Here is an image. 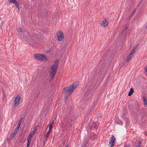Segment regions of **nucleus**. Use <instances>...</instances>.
<instances>
[{
    "label": "nucleus",
    "instance_id": "nucleus-10",
    "mask_svg": "<svg viewBox=\"0 0 147 147\" xmlns=\"http://www.w3.org/2000/svg\"><path fill=\"white\" fill-rule=\"evenodd\" d=\"M35 34L36 35V38L38 39H39L40 38H41L43 36V35L39 34V32H36L35 31Z\"/></svg>",
    "mask_w": 147,
    "mask_h": 147
},
{
    "label": "nucleus",
    "instance_id": "nucleus-8",
    "mask_svg": "<svg viewBox=\"0 0 147 147\" xmlns=\"http://www.w3.org/2000/svg\"><path fill=\"white\" fill-rule=\"evenodd\" d=\"M108 24V22L106 19H105L104 20H103L102 22H101V25L103 27H105L107 26Z\"/></svg>",
    "mask_w": 147,
    "mask_h": 147
},
{
    "label": "nucleus",
    "instance_id": "nucleus-36",
    "mask_svg": "<svg viewBox=\"0 0 147 147\" xmlns=\"http://www.w3.org/2000/svg\"><path fill=\"white\" fill-rule=\"evenodd\" d=\"M142 0H141V1H140V3L139 4V5L142 3Z\"/></svg>",
    "mask_w": 147,
    "mask_h": 147
},
{
    "label": "nucleus",
    "instance_id": "nucleus-13",
    "mask_svg": "<svg viewBox=\"0 0 147 147\" xmlns=\"http://www.w3.org/2000/svg\"><path fill=\"white\" fill-rule=\"evenodd\" d=\"M143 99L144 100V104L145 107H147V100L146 98L144 96L143 97Z\"/></svg>",
    "mask_w": 147,
    "mask_h": 147
},
{
    "label": "nucleus",
    "instance_id": "nucleus-23",
    "mask_svg": "<svg viewBox=\"0 0 147 147\" xmlns=\"http://www.w3.org/2000/svg\"><path fill=\"white\" fill-rule=\"evenodd\" d=\"M141 142L139 141L138 142V145L136 147H141Z\"/></svg>",
    "mask_w": 147,
    "mask_h": 147
},
{
    "label": "nucleus",
    "instance_id": "nucleus-35",
    "mask_svg": "<svg viewBox=\"0 0 147 147\" xmlns=\"http://www.w3.org/2000/svg\"><path fill=\"white\" fill-rule=\"evenodd\" d=\"M51 129H52V128H49V130L48 131H49V132L50 133L51 131Z\"/></svg>",
    "mask_w": 147,
    "mask_h": 147
},
{
    "label": "nucleus",
    "instance_id": "nucleus-44",
    "mask_svg": "<svg viewBox=\"0 0 147 147\" xmlns=\"http://www.w3.org/2000/svg\"><path fill=\"white\" fill-rule=\"evenodd\" d=\"M63 144L64 145V143H63Z\"/></svg>",
    "mask_w": 147,
    "mask_h": 147
},
{
    "label": "nucleus",
    "instance_id": "nucleus-22",
    "mask_svg": "<svg viewBox=\"0 0 147 147\" xmlns=\"http://www.w3.org/2000/svg\"><path fill=\"white\" fill-rule=\"evenodd\" d=\"M23 119V117L21 118L20 119V120L19 121V122H18V124H19L20 125H21V124L22 122V121Z\"/></svg>",
    "mask_w": 147,
    "mask_h": 147
},
{
    "label": "nucleus",
    "instance_id": "nucleus-28",
    "mask_svg": "<svg viewBox=\"0 0 147 147\" xmlns=\"http://www.w3.org/2000/svg\"><path fill=\"white\" fill-rule=\"evenodd\" d=\"M16 1V0H9L10 3H13Z\"/></svg>",
    "mask_w": 147,
    "mask_h": 147
},
{
    "label": "nucleus",
    "instance_id": "nucleus-9",
    "mask_svg": "<svg viewBox=\"0 0 147 147\" xmlns=\"http://www.w3.org/2000/svg\"><path fill=\"white\" fill-rule=\"evenodd\" d=\"M21 34L22 35V36L24 37V38H28L29 35L28 32L26 31H24L23 32L22 34Z\"/></svg>",
    "mask_w": 147,
    "mask_h": 147
},
{
    "label": "nucleus",
    "instance_id": "nucleus-29",
    "mask_svg": "<svg viewBox=\"0 0 147 147\" xmlns=\"http://www.w3.org/2000/svg\"><path fill=\"white\" fill-rule=\"evenodd\" d=\"M19 128H18V127H16L15 129L13 131L17 133V131H18Z\"/></svg>",
    "mask_w": 147,
    "mask_h": 147
},
{
    "label": "nucleus",
    "instance_id": "nucleus-4",
    "mask_svg": "<svg viewBox=\"0 0 147 147\" xmlns=\"http://www.w3.org/2000/svg\"><path fill=\"white\" fill-rule=\"evenodd\" d=\"M20 96L19 95H17L15 97L14 100L12 101V106L14 108L18 107L20 105Z\"/></svg>",
    "mask_w": 147,
    "mask_h": 147
},
{
    "label": "nucleus",
    "instance_id": "nucleus-27",
    "mask_svg": "<svg viewBox=\"0 0 147 147\" xmlns=\"http://www.w3.org/2000/svg\"><path fill=\"white\" fill-rule=\"evenodd\" d=\"M31 141L28 140L27 147H29L31 143Z\"/></svg>",
    "mask_w": 147,
    "mask_h": 147
},
{
    "label": "nucleus",
    "instance_id": "nucleus-43",
    "mask_svg": "<svg viewBox=\"0 0 147 147\" xmlns=\"http://www.w3.org/2000/svg\"><path fill=\"white\" fill-rule=\"evenodd\" d=\"M63 144L64 145V143H63Z\"/></svg>",
    "mask_w": 147,
    "mask_h": 147
},
{
    "label": "nucleus",
    "instance_id": "nucleus-24",
    "mask_svg": "<svg viewBox=\"0 0 147 147\" xmlns=\"http://www.w3.org/2000/svg\"><path fill=\"white\" fill-rule=\"evenodd\" d=\"M88 144L87 142V141L85 142H84L83 144V146L84 147H86L87 144Z\"/></svg>",
    "mask_w": 147,
    "mask_h": 147
},
{
    "label": "nucleus",
    "instance_id": "nucleus-33",
    "mask_svg": "<svg viewBox=\"0 0 147 147\" xmlns=\"http://www.w3.org/2000/svg\"><path fill=\"white\" fill-rule=\"evenodd\" d=\"M145 70L146 71L147 73V65L146 66V67L145 68Z\"/></svg>",
    "mask_w": 147,
    "mask_h": 147
},
{
    "label": "nucleus",
    "instance_id": "nucleus-14",
    "mask_svg": "<svg viewBox=\"0 0 147 147\" xmlns=\"http://www.w3.org/2000/svg\"><path fill=\"white\" fill-rule=\"evenodd\" d=\"M132 57V55L130 54L128 56L126 59V61L127 62L129 61Z\"/></svg>",
    "mask_w": 147,
    "mask_h": 147
},
{
    "label": "nucleus",
    "instance_id": "nucleus-21",
    "mask_svg": "<svg viewBox=\"0 0 147 147\" xmlns=\"http://www.w3.org/2000/svg\"><path fill=\"white\" fill-rule=\"evenodd\" d=\"M18 31L19 32H20L21 33V34H22L24 30L23 31L22 29V28L20 27L18 28L17 29Z\"/></svg>",
    "mask_w": 147,
    "mask_h": 147
},
{
    "label": "nucleus",
    "instance_id": "nucleus-1",
    "mask_svg": "<svg viewBox=\"0 0 147 147\" xmlns=\"http://www.w3.org/2000/svg\"><path fill=\"white\" fill-rule=\"evenodd\" d=\"M79 84V82H74L69 87H65L63 88V92L66 95L65 96V98H67V97L71 95L74 89L78 86Z\"/></svg>",
    "mask_w": 147,
    "mask_h": 147
},
{
    "label": "nucleus",
    "instance_id": "nucleus-18",
    "mask_svg": "<svg viewBox=\"0 0 147 147\" xmlns=\"http://www.w3.org/2000/svg\"><path fill=\"white\" fill-rule=\"evenodd\" d=\"M14 4L15 5V6L16 7L18 8L19 9L20 8L19 7V3H18V2L17 1H15L14 3Z\"/></svg>",
    "mask_w": 147,
    "mask_h": 147
},
{
    "label": "nucleus",
    "instance_id": "nucleus-32",
    "mask_svg": "<svg viewBox=\"0 0 147 147\" xmlns=\"http://www.w3.org/2000/svg\"><path fill=\"white\" fill-rule=\"evenodd\" d=\"M135 12H136V10H134L133 11V13H132V16H133V14L134 13H135Z\"/></svg>",
    "mask_w": 147,
    "mask_h": 147
},
{
    "label": "nucleus",
    "instance_id": "nucleus-37",
    "mask_svg": "<svg viewBox=\"0 0 147 147\" xmlns=\"http://www.w3.org/2000/svg\"><path fill=\"white\" fill-rule=\"evenodd\" d=\"M65 147H69V145H66Z\"/></svg>",
    "mask_w": 147,
    "mask_h": 147
},
{
    "label": "nucleus",
    "instance_id": "nucleus-20",
    "mask_svg": "<svg viewBox=\"0 0 147 147\" xmlns=\"http://www.w3.org/2000/svg\"><path fill=\"white\" fill-rule=\"evenodd\" d=\"M54 121H52V122H50L49 124V128H52L53 127V124Z\"/></svg>",
    "mask_w": 147,
    "mask_h": 147
},
{
    "label": "nucleus",
    "instance_id": "nucleus-25",
    "mask_svg": "<svg viewBox=\"0 0 147 147\" xmlns=\"http://www.w3.org/2000/svg\"><path fill=\"white\" fill-rule=\"evenodd\" d=\"M37 130V127H35L34 128V129L32 132L33 134H34L35 133L36 131Z\"/></svg>",
    "mask_w": 147,
    "mask_h": 147
},
{
    "label": "nucleus",
    "instance_id": "nucleus-19",
    "mask_svg": "<svg viewBox=\"0 0 147 147\" xmlns=\"http://www.w3.org/2000/svg\"><path fill=\"white\" fill-rule=\"evenodd\" d=\"M92 126L95 128L96 129L98 128L97 123H93Z\"/></svg>",
    "mask_w": 147,
    "mask_h": 147
},
{
    "label": "nucleus",
    "instance_id": "nucleus-42",
    "mask_svg": "<svg viewBox=\"0 0 147 147\" xmlns=\"http://www.w3.org/2000/svg\"><path fill=\"white\" fill-rule=\"evenodd\" d=\"M54 18H57V17H55V16H54Z\"/></svg>",
    "mask_w": 147,
    "mask_h": 147
},
{
    "label": "nucleus",
    "instance_id": "nucleus-5",
    "mask_svg": "<svg viewBox=\"0 0 147 147\" xmlns=\"http://www.w3.org/2000/svg\"><path fill=\"white\" fill-rule=\"evenodd\" d=\"M65 123L63 124L65 127L67 129L70 127H71L72 125V120L70 117L67 118H65Z\"/></svg>",
    "mask_w": 147,
    "mask_h": 147
},
{
    "label": "nucleus",
    "instance_id": "nucleus-38",
    "mask_svg": "<svg viewBox=\"0 0 147 147\" xmlns=\"http://www.w3.org/2000/svg\"><path fill=\"white\" fill-rule=\"evenodd\" d=\"M92 135H93L94 136V134L93 133H92Z\"/></svg>",
    "mask_w": 147,
    "mask_h": 147
},
{
    "label": "nucleus",
    "instance_id": "nucleus-30",
    "mask_svg": "<svg viewBox=\"0 0 147 147\" xmlns=\"http://www.w3.org/2000/svg\"><path fill=\"white\" fill-rule=\"evenodd\" d=\"M124 147H130V146L129 144H127L125 145Z\"/></svg>",
    "mask_w": 147,
    "mask_h": 147
},
{
    "label": "nucleus",
    "instance_id": "nucleus-39",
    "mask_svg": "<svg viewBox=\"0 0 147 147\" xmlns=\"http://www.w3.org/2000/svg\"><path fill=\"white\" fill-rule=\"evenodd\" d=\"M96 138L95 136H94V138H93V139H94V138Z\"/></svg>",
    "mask_w": 147,
    "mask_h": 147
},
{
    "label": "nucleus",
    "instance_id": "nucleus-12",
    "mask_svg": "<svg viewBox=\"0 0 147 147\" xmlns=\"http://www.w3.org/2000/svg\"><path fill=\"white\" fill-rule=\"evenodd\" d=\"M34 134L32 133H30L28 138L27 140L31 141V138L32 137Z\"/></svg>",
    "mask_w": 147,
    "mask_h": 147
},
{
    "label": "nucleus",
    "instance_id": "nucleus-31",
    "mask_svg": "<svg viewBox=\"0 0 147 147\" xmlns=\"http://www.w3.org/2000/svg\"><path fill=\"white\" fill-rule=\"evenodd\" d=\"M20 125L19 124H18V125H17V127H18V128H19L20 127Z\"/></svg>",
    "mask_w": 147,
    "mask_h": 147
},
{
    "label": "nucleus",
    "instance_id": "nucleus-40",
    "mask_svg": "<svg viewBox=\"0 0 147 147\" xmlns=\"http://www.w3.org/2000/svg\"><path fill=\"white\" fill-rule=\"evenodd\" d=\"M45 140L46 141H47V140H46V139H45Z\"/></svg>",
    "mask_w": 147,
    "mask_h": 147
},
{
    "label": "nucleus",
    "instance_id": "nucleus-11",
    "mask_svg": "<svg viewBox=\"0 0 147 147\" xmlns=\"http://www.w3.org/2000/svg\"><path fill=\"white\" fill-rule=\"evenodd\" d=\"M138 46H136L133 49L131 52L130 54L133 55V54L135 53L136 51V49L137 47Z\"/></svg>",
    "mask_w": 147,
    "mask_h": 147
},
{
    "label": "nucleus",
    "instance_id": "nucleus-34",
    "mask_svg": "<svg viewBox=\"0 0 147 147\" xmlns=\"http://www.w3.org/2000/svg\"><path fill=\"white\" fill-rule=\"evenodd\" d=\"M95 105H93L92 106V109H94L95 107Z\"/></svg>",
    "mask_w": 147,
    "mask_h": 147
},
{
    "label": "nucleus",
    "instance_id": "nucleus-15",
    "mask_svg": "<svg viewBox=\"0 0 147 147\" xmlns=\"http://www.w3.org/2000/svg\"><path fill=\"white\" fill-rule=\"evenodd\" d=\"M17 133H16V132L13 131V133L11 134V137H10V139H13L15 136L16 135V134Z\"/></svg>",
    "mask_w": 147,
    "mask_h": 147
},
{
    "label": "nucleus",
    "instance_id": "nucleus-6",
    "mask_svg": "<svg viewBox=\"0 0 147 147\" xmlns=\"http://www.w3.org/2000/svg\"><path fill=\"white\" fill-rule=\"evenodd\" d=\"M115 140V137L113 135L112 137L111 138L110 141L109 142V147H112L114 146Z\"/></svg>",
    "mask_w": 147,
    "mask_h": 147
},
{
    "label": "nucleus",
    "instance_id": "nucleus-41",
    "mask_svg": "<svg viewBox=\"0 0 147 147\" xmlns=\"http://www.w3.org/2000/svg\"><path fill=\"white\" fill-rule=\"evenodd\" d=\"M146 28H147V25H146Z\"/></svg>",
    "mask_w": 147,
    "mask_h": 147
},
{
    "label": "nucleus",
    "instance_id": "nucleus-17",
    "mask_svg": "<svg viewBox=\"0 0 147 147\" xmlns=\"http://www.w3.org/2000/svg\"><path fill=\"white\" fill-rule=\"evenodd\" d=\"M129 26V24H125V27L123 28V32H125L126 33V31L127 30V29L128 28V26Z\"/></svg>",
    "mask_w": 147,
    "mask_h": 147
},
{
    "label": "nucleus",
    "instance_id": "nucleus-3",
    "mask_svg": "<svg viewBox=\"0 0 147 147\" xmlns=\"http://www.w3.org/2000/svg\"><path fill=\"white\" fill-rule=\"evenodd\" d=\"M34 57L37 60L46 61H47V58L46 56L42 54H35L34 55Z\"/></svg>",
    "mask_w": 147,
    "mask_h": 147
},
{
    "label": "nucleus",
    "instance_id": "nucleus-2",
    "mask_svg": "<svg viewBox=\"0 0 147 147\" xmlns=\"http://www.w3.org/2000/svg\"><path fill=\"white\" fill-rule=\"evenodd\" d=\"M58 65V60H56L49 69V72H50V78L51 79H53L56 72Z\"/></svg>",
    "mask_w": 147,
    "mask_h": 147
},
{
    "label": "nucleus",
    "instance_id": "nucleus-7",
    "mask_svg": "<svg viewBox=\"0 0 147 147\" xmlns=\"http://www.w3.org/2000/svg\"><path fill=\"white\" fill-rule=\"evenodd\" d=\"M57 35L58 38V40L59 41H61L64 37L63 33L61 31H59L57 34Z\"/></svg>",
    "mask_w": 147,
    "mask_h": 147
},
{
    "label": "nucleus",
    "instance_id": "nucleus-16",
    "mask_svg": "<svg viewBox=\"0 0 147 147\" xmlns=\"http://www.w3.org/2000/svg\"><path fill=\"white\" fill-rule=\"evenodd\" d=\"M134 92V90L132 88H131L129 92L128 95L129 96H131L132 94Z\"/></svg>",
    "mask_w": 147,
    "mask_h": 147
},
{
    "label": "nucleus",
    "instance_id": "nucleus-26",
    "mask_svg": "<svg viewBox=\"0 0 147 147\" xmlns=\"http://www.w3.org/2000/svg\"><path fill=\"white\" fill-rule=\"evenodd\" d=\"M50 133L49 132V131H48L47 132L45 136V137L46 138H47L48 137L50 134Z\"/></svg>",
    "mask_w": 147,
    "mask_h": 147
}]
</instances>
